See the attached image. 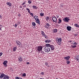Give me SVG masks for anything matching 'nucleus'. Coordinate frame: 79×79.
Listing matches in <instances>:
<instances>
[{"instance_id":"f257e3e1","label":"nucleus","mask_w":79,"mask_h":79,"mask_svg":"<svg viewBox=\"0 0 79 79\" xmlns=\"http://www.w3.org/2000/svg\"><path fill=\"white\" fill-rule=\"evenodd\" d=\"M44 50L45 53H48L49 52L50 49L48 48V46H46V47L44 48Z\"/></svg>"},{"instance_id":"f03ea898","label":"nucleus","mask_w":79,"mask_h":79,"mask_svg":"<svg viewBox=\"0 0 79 79\" xmlns=\"http://www.w3.org/2000/svg\"><path fill=\"white\" fill-rule=\"evenodd\" d=\"M46 46H47L48 47H50L51 50H54L55 49V46L53 45H51L49 44H46Z\"/></svg>"},{"instance_id":"7ed1b4c3","label":"nucleus","mask_w":79,"mask_h":79,"mask_svg":"<svg viewBox=\"0 0 79 79\" xmlns=\"http://www.w3.org/2000/svg\"><path fill=\"white\" fill-rule=\"evenodd\" d=\"M62 40V39H61V38H59L57 40H56V42L59 45H61V42Z\"/></svg>"},{"instance_id":"20e7f679","label":"nucleus","mask_w":79,"mask_h":79,"mask_svg":"<svg viewBox=\"0 0 79 79\" xmlns=\"http://www.w3.org/2000/svg\"><path fill=\"white\" fill-rule=\"evenodd\" d=\"M70 20V19H68V17H65L63 19V20L65 22H66L67 23H68L69 22V21Z\"/></svg>"},{"instance_id":"39448f33","label":"nucleus","mask_w":79,"mask_h":79,"mask_svg":"<svg viewBox=\"0 0 79 79\" xmlns=\"http://www.w3.org/2000/svg\"><path fill=\"white\" fill-rule=\"evenodd\" d=\"M44 27L46 29H49V28H50V24H49V23H47L45 25Z\"/></svg>"},{"instance_id":"423d86ee","label":"nucleus","mask_w":79,"mask_h":79,"mask_svg":"<svg viewBox=\"0 0 79 79\" xmlns=\"http://www.w3.org/2000/svg\"><path fill=\"white\" fill-rule=\"evenodd\" d=\"M42 46H38L37 47V50L38 51H42Z\"/></svg>"},{"instance_id":"0eeeda50","label":"nucleus","mask_w":79,"mask_h":79,"mask_svg":"<svg viewBox=\"0 0 79 79\" xmlns=\"http://www.w3.org/2000/svg\"><path fill=\"white\" fill-rule=\"evenodd\" d=\"M52 19L53 20V21L54 23H57V19L55 17H53L52 18Z\"/></svg>"},{"instance_id":"6e6552de","label":"nucleus","mask_w":79,"mask_h":79,"mask_svg":"<svg viewBox=\"0 0 79 79\" xmlns=\"http://www.w3.org/2000/svg\"><path fill=\"white\" fill-rule=\"evenodd\" d=\"M7 62H8L7 60H5L3 62V64H4V66H5V67H6V66H7Z\"/></svg>"},{"instance_id":"1a4fd4ad","label":"nucleus","mask_w":79,"mask_h":79,"mask_svg":"<svg viewBox=\"0 0 79 79\" xmlns=\"http://www.w3.org/2000/svg\"><path fill=\"white\" fill-rule=\"evenodd\" d=\"M16 43L17 44V45H18V47H20L21 45V43L19 42L18 41H16Z\"/></svg>"},{"instance_id":"9d476101","label":"nucleus","mask_w":79,"mask_h":79,"mask_svg":"<svg viewBox=\"0 0 79 79\" xmlns=\"http://www.w3.org/2000/svg\"><path fill=\"white\" fill-rule=\"evenodd\" d=\"M64 60H66L67 61H68L69 59V58H70V56H67L66 57H64Z\"/></svg>"},{"instance_id":"9b49d317","label":"nucleus","mask_w":79,"mask_h":79,"mask_svg":"<svg viewBox=\"0 0 79 79\" xmlns=\"http://www.w3.org/2000/svg\"><path fill=\"white\" fill-rule=\"evenodd\" d=\"M18 60L19 61H23L22 57L21 56H19L18 58Z\"/></svg>"},{"instance_id":"f8f14e48","label":"nucleus","mask_w":79,"mask_h":79,"mask_svg":"<svg viewBox=\"0 0 79 79\" xmlns=\"http://www.w3.org/2000/svg\"><path fill=\"white\" fill-rule=\"evenodd\" d=\"M67 29L69 31H71V27L70 26H67Z\"/></svg>"},{"instance_id":"ddd939ff","label":"nucleus","mask_w":79,"mask_h":79,"mask_svg":"<svg viewBox=\"0 0 79 79\" xmlns=\"http://www.w3.org/2000/svg\"><path fill=\"white\" fill-rule=\"evenodd\" d=\"M6 4L7 5H8L9 6H11V3L10 2H6Z\"/></svg>"},{"instance_id":"4468645a","label":"nucleus","mask_w":79,"mask_h":79,"mask_svg":"<svg viewBox=\"0 0 79 79\" xmlns=\"http://www.w3.org/2000/svg\"><path fill=\"white\" fill-rule=\"evenodd\" d=\"M35 21L38 24H40V20H39V19L37 20H36Z\"/></svg>"},{"instance_id":"2eb2a0df","label":"nucleus","mask_w":79,"mask_h":79,"mask_svg":"<svg viewBox=\"0 0 79 79\" xmlns=\"http://www.w3.org/2000/svg\"><path fill=\"white\" fill-rule=\"evenodd\" d=\"M51 41H50V40H46L45 41V42L46 43H50V42H51Z\"/></svg>"},{"instance_id":"dca6fc26","label":"nucleus","mask_w":79,"mask_h":79,"mask_svg":"<svg viewBox=\"0 0 79 79\" xmlns=\"http://www.w3.org/2000/svg\"><path fill=\"white\" fill-rule=\"evenodd\" d=\"M34 19L35 20H37V19H39L38 18V16H34Z\"/></svg>"},{"instance_id":"f3484780","label":"nucleus","mask_w":79,"mask_h":79,"mask_svg":"<svg viewBox=\"0 0 79 79\" xmlns=\"http://www.w3.org/2000/svg\"><path fill=\"white\" fill-rule=\"evenodd\" d=\"M53 31L54 33H56L57 32V29H54L53 30Z\"/></svg>"},{"instance_id":"a211bd4d","label":"nucleus","mask_w":79,"mask_h":79,"mask_svg":"<svg viewBox=\"0 0 79 79\" xmlns=\"http://www.w3.org/2000/svg\"><path fill=\"white\" fill-rule=\"evenodd\" d=\"M32 25H33V26H34V27H35V26L36 25L35 22H34L32 23Z\"/></svg>"},{"instance_id":"6ab92c4d","label":"nucleus","mask_w":79,"mask_h":79,"mask_svg":"<svg viewBox=\"0 0 79 79\" xmlns=\"http://www.w3.org/2000/svg\"><path fill=\"white\" fill-rule=\"evenodd\" d=\"M73 45H77V44L76 43V42L74 41H73L71 43Z\"/></svg>"},{"instance_id":"aec40b11","label":"nucleus","mask_w":79,"mask_h":79,"mask_svg":"<svg viewBox=\"0 0 79 79\" xmlns=\"http://www.w3.org/2000/svg\"><path fill=\"white\" fill-rule=\"evenodd\" d=\"M46 20L47 21H48V20H49V17L48 16H47L46 18Z\"/></svg>"},{"instance_id":"412c9836","label":"nucleus","mask_w":79,"mask_h":79,"mask_svg":"<svg viewBox=\"0 0 79 79\" xmlns=\"http://www.w3.org/2000/svg\"><path fill=\"white\" fill-rule=\"evenodd\" d=\"M58 23H61V22H62L61 19H58Z\"/></svg>"},{"instance_id":"4be33fe9","label":"nucleus","mask_w":79,"mask_h":79,"mask_svg":"<svg viewBox=\"0 0 79 79\" xmlns=\"http://www.w3.org/2000/svg\"><path fill=\"white\" fill-rule=\"evenodd\" d=\"M26 10L28 11V13L31 12V11H30V10H29L28 8H26Z\"/></svg>"},{"instance_id":"5701e85b","label":"nucleus","mask_w":79,"mask_h":79,"mask_svg":"<svg viewBox=\"0 0 79 79\" xmlns=\"http://www.w3.org/2000/svg\"><path fill=\"white\" fill-rule=\"evenodd\" d=\"M16 49H17V48H16L14 47L13 48V52H15V51H16Z\"/></svg>"},{"instance_id":"b1692460","label":"nucleus","mask_w":79,"mask_h":79,"mask_svg":"<svg viewBox=\"0 0 79 79\" xmlns=\"http://www.w3.org/2000/svg\"><path fill=\"white\" fill-rule=\"evenodd\" d=\"M74 26H75V27H79V25H78V24H75Z\"/></svg>"},{"instance_id":"393cba45","label":"nucleus","mask_w":79,"mask_h":79,"mask_svg":"<svg viewBox=\"0 0 79 79\" xmlns=\"http://www.w3.org/2000/svg\"><path fill=\"white\" fill-rule=\"evenodd\" d=\"M30 15H31L32 17H33V16H34V15H33V14L31 12H30V13H29Z\"/></svg>"},{"instance_id":"a878e982","label":"nucleus","mask_w":79,"mask_h":79,"mask_svg":"<svg viewBox=\"0 0 79 79\" xmlns=\"http://www.w3.org/2000/svg\"><path fill=\"white\" fill-rule=\"evenodd\" d=\"M71 47L72 48H76V47H77V46L76 45H71Z\"/></svg>"},{"instance_id":"bb28decb","label":"nucleus","mask_w":79,"mask_h":79,"mask_svg":"<svg viewBox=\"0 0 79 79\" xmlns=\"http://www.w3.org/2000/svg\"><path fill=\"white\" fill-rule=\"evenodd\" d=\"M43 37H44L45 38L47 39V35H46L45 34H44L43 35Z\"/></svg>"},{"instance_id":"cd10ccee","label":"nucleus","mask_w":79,"mask_h":79,"mask_svg":"<svg viewBox=\"0 0 79 79\" xmlns=\"http://www.w3.org/2000/svg\"><path fill=\"white\" fill-rule=\"evenodd\" d=\"M66 63L68 64H70V61H69L68 60H67Z\"/></svg>"},{"instance_id":"c85d7f7f","label":"nucleus","mask_w":79,"mask_h":79,"mask_svg":"<svg viewBox=\"0 0 79 79\" xmlns=\"http://www.w3.org/2000/svg\"><path fill=\"white\" fill-rule=\"evenodd\" d=\"M22 76L23 77H25V76H26V73H24L22 74Z\"/></svg>"},{"instance_id":"c756f323","label":"nucleus","mask_w":79,"mask_h":79,"mask_svg":"<svg viewBox=\"0 0 79 79\" xmlns=\"http://www.w3.org/2000/svg\"><path fill=\"white\" fill-rule=\"evenodd\" d=\"M41 34L43 36L45 34V33H44V31H41Z\"/></svg>"},{"instance_id":"7c9ffc66","label":"nucleus","mask_w":79,"mask_h":79,"mask_svg":"<svg viewBox=\"0 0 79 79\" xmlns=\"http://www.w3.org/2000/svg\"><path fill=\"white\" fill-rule=\"evenodd\" d=\"M40 15L41 16H44V13H41L40 14Z\"/></svg>"},{"instance_id":"2f4dec72","label":"nucleus","mask_w":79,"mask_h":79,"mask_svg":"<svg viewBox=\"0 0 79 79\" xmlns=\"http://www.w3.org/2000/svg\"><path fill=\"white\" fill-rule=\"evenodd\" d=\"M77 60L79 62V57H77L76 58Z\"/></svg>"},{"instance_id":"473e14b6","label":"nucleus","mask_w":79,"mask_h":79,"mask_svg":"<svg viewBox=\"0 0 79 79\" xmlns=\"http://www.w3.org/2000/svg\"><path fill=\"white\" fill-rule=\"evenodd\" d=\"M28 3H29V4H31V3H32V1H31V0H29L28 1Z\"/></svg>"},{"instance_id":"72a5a7b5","label":"nucleus","mask_w":79,"mask_h":79,"mask_svg":"<svg viewBox=\"0 0 79 79\" xmlns=\"http://www.w3.org/2000/svg\"><path fill=\"white\" fill-rule=\"evenodd\" d=\"M33 8V9H36V7L35 6H32Z\"/></svg>"},{"instance_id":"f704fd0d","label":"nucleus","mask_w":79,"mask_h":79,"mask_svg":"<svg viewBox=\"0 0 79 79\" xmlns=\"http://www.w3.org/2000/svg\"><path fill=\"white\" fill-rule=\"evenodd\" d=\"M17 26H18V24H16V23H15V27H17Z\"/></svg>"},{"instance_id":"c9c22d12","label":"nucleus","mask_w":79,"mask_h":79,"mask_svg":"<svg viewBox=\"0 0 79 79\" xmlns=\"http://www.w3.org/2000/svg\"><path fill=\"white\" fill-rule=\"evenodd\" d=\"M2 55H3V53L2 52L0 53V56H2Z\"/></svg>"},{"instance_id":"e433bc0d","label":"nucleus","mask_w":79,"mask_h":79,"mask_svg":"<svg viewBox=\"0 0 79 79\" xmlns=\"http://www.w3.org/2000/svg\"><path fill=\"white\" fill-rule=\"evenodd\" d=\"M25 4H26V2H24L22 5H25Z\"/></svg>"},{"instance_id":"4c0bfd02","label":"nucleus","mask_w":79,"mask_h":79,"mask_svg":"<svg viewBox=\"0 0 79 79\" xmlns=\"http://www.w3.org/2000/svg\"><path fill=\"white\" fill-rule=\"evenodd\" d=\"M15 79H19V77H15Z\"/></svg>"},{"instance_id":"58836bf2","label":"nucleus","mask_w":79,"mask_h":79,"mask_svg":"<svg viewBox=\"0 0 79 79\" xmlns=\"http://www.w3.org/2000/svg\"><path fill=\"white\" fill-rule=\"evenodd\" d=\"M44 73L43 72H42L41 73V74H42V75H44Z\"/></svg>"},{"instance_id":"ea45409f","label":"nucleus","mask_w":79,"mask_h":79,"mask_svg":"<svg viewBox=\"0 0 79 79\" xmlns=\"http://www.w3.org/2000/svg\"><path fill=\"white\" fill-rule=\"evenodd\" d=\"M18 16H19V17H20V16H21V15L19 14L18 15Z\"/></svg>"},{"instance_id":"a19ab883","label":"nucleus","mask_w":79,"mask_h":79,"mask_svg":"<svg viewBox=\"0 0 79 79\" xmlns=\"http://www.w3.org/2000/svg\"><path fill=\"white\" fill-rule=\"evenodd\" d=\"M20 8H23V6H19Z\"/></svg>"},{"instance_id":"79ce46f5","label":"nucleus","mask_w":79,"mask_h":79,"mask_svg":"<svg viewBox=\"0 0 79 79\" xmlns=\"http://www.w3.org/2000/svg\"><path fill=\"white\" fill-rule=\"evenodd\" d=\"M45 64L46 65V66H48V64L47 63H45Z\"/></svg>"},{"instance_id":"37998d69","label":"nucleus","mask_w":79,"mask_h":79,"mask_svg":"<svg viewBox=\"0 0 79 79\" xmlns=\"http://www.w3.org/2000/svg\"><path fill=\"white\" fill-rule=\"evenodd\" d=\"M69 42H70V43L72 42V40H71L69 41Z\"/></svg>"},{"instance_id":"c03bdc74","label":"nucleus","mask_w":79,"mask_h":79,"mask_svg":"<svg viewBox=\"0 0 79 79\" xmlns=\"http://www.w3.org/2000/svg\"><path fill=\"white\" fill-rule=\"evenodd\" d=\"M26 7V5H25L23 6V7Z\"/></svg>"},{"instance_id":"a18cd8bd","label":"nucleus","mask_w":79,"mask_h":79,"mask_svg":"<svg viewBox=\"0 0 79 79\" xmlns=\"http://www.w3.org/2000/svg\"><path fill=\"white\" fill-rule=\"evenodd\" d=\"M0 18H2V16L1 15H0Z\"/></svg>"},{"instance_id":"49530a36","label":"nucleus","mask_w":79,"mask_h":79,"mask_svg":"<svg viewBox=\"0 0 79 79\" xmlns=\"http://www.w3.org/2000/svg\"><path fill=\"white\" fill-rule=\"evenodd\" d=\"M0 27H3V26L2 25H0Z\"/></svg>"},{"instance_id":"de8ad7c7","label":"nucleus","mask_w":79,"mask_h":79,"mask_svg":"<svg viewBox=\"0 0 79 79\" xmlns=\"http://www.w3.org/2000/svg\"><path fill=\"white\" fill-rule=\"evenodd\" d=\"M27 64H29V62H27Z\"/></svg>"},{"instance_id":"09e8293b","label":"nucleus","mask_w":79,"mask_h":79,"mask_svg":"<svg viewBox=\"0 0 79 79\" xmlns=\"http://www.w3.org/2000/svg\"><path fill=\"white\" fill-rule=\"evenodd\" d=\"M19 79H22V78L19 77Z\"/></svg>"},{"instance_id":"8fccbe9b","label":"nucleus","mask_w":79,"mask_h":79,"mask_svg":"<svg viewBox=\"0 0 79 79\" xmlns=\"http://www.w3.org/2000/svg\"><path fill=\"white\" fill-rule=\"evenodd\" d=\"M2 29V28L0 27V30H1Z\"/></svg>"},{"instance_id":"3c124183","label":"nucleus","mask_w":79,"mask_h":79,"mask_svg":"<svg viewBox=\"0 0 79 79\" xmlns=\"http://www.w3.org/2000/svg\"><path fill=\"white\" fill-rule=\"evenodd\" d=\"M77 34H75V36H77Z\"/></svg>"},{"instance_id":"603ef678","label":"nucleus","mask_w":79,"mask_h":79,"mask_svg":"<svg viewBox=\"0 0 79 79\" xmlns=\"http://www.w3.org/2000/svg\"><path fill=\"white\" fill-rule=\"evenodd\" d=\"M78 0V1H79V0Z\"/></svg>"},{"instance_id":"864d4df0","label":"nucleus","mask_w":79,"mask_h":79,"mask_svg":"<svg viewBox=\"0 0 79 79\" xmlns=\"http://www.w3.org/2000/svg\"><path fill=\"white\" fill-rule=\"evenodd\" d=\"M14 26H15V25H14Z\"/></svg>"}]
</instances>
